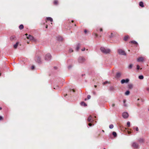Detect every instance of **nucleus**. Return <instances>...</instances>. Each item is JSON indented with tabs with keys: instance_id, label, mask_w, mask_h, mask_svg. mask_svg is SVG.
I'll list each match as a JSON object with an SVG mask.
<instances>
[{
	"instance_id": "obj_15",
	"label": "nucleus",
	"mask_w": 149,
	"mask_h": 149,
	"mask_svg": "<svg viewBox=\"0 0 149 149\" xmlns=\"http://www.w3.org/2000/svg\"><path fill=\"white\" fill-rule=\"evenodd\" d=\"M47 20L48 21H50L51 22L53 21L52 19L50 17H48L47 18Z\"/></svg>"
},
{
	"instance_id": "obj_58",
	"label": "nucleus",
	"mask_w": 149,
	"mask_h": 149,
	"mask_svg": "<svg viewBox=\"0 0 149 149\" xmlns=\"http://www.w3.org/2000/svg\"><path fill=\"white\" fill-rule=\"evenodd\" d=\"M87 100V99H85V100Z\"/></svg>"
},
{
	"instance_id": "obj_39",
	"label": "nucleus",
	"mask_w": 149,
	"mask_h": 149,
	"mask_svg": "<svg viewBox=\"0 0 149 149\" xmlns=\"http://www.w3.org/2000/svg\"><path fill=\"white\" fill-rule=\"evenodd\" d=\"M91 98V96L89 95H88L87 96V98L88 99H89L90 98Z\"/></svg>"
},
{
	"instance_id": "obj_16",
	"label": "nucleus",
	"mask_w": 149,
	"mask_h": 149,
	"mask_svg": "<svg viewBox=\"0 0 149 149\" xmlns=\"http://www.w3.org/2000/svg\"><path fill=\"white\" fill-rule=\"evenodd\" d=\"M80 104L81 106H84V107L86 106L87 105L86 104L83 102H81L80 103Z\"/></svg>"
},
{
	"instance_id": "obj_57",
	"label": "nucleus",
	"mask_w": 149,
	"mask_h": 149,
	"mask_svg": "<svg viewBox=\"0 0 149 149\" xmlns=\"http://www.w3.org/2000/svg\"><path fill=\"white\" fill-rule=\"evenodd\" d=\"M56 67H54V68H55L56 69Z\"/></svg>"
},
{
	"instance_id": "obj_7",
	"label": "nucleus",
	"mask_w": 149,
	"mask_h": 149,
	"mask_svg": "<svg viewBox=\"0 0 149 149\" xmlns=\"http://www.w3.org/2000/svg\"><path fill=\"white\" fill-rule=\"evenodd\" d=\"M36 61L38 63H40L41 62V58L39 56H36L35 58Z\"/></svg>"
},
{
	"instance_id": "obj_61",
	"label": "nucleus",
	"mask_w": 149,
	"mask_h": 149,
	"mask_svg": "<svg viewBox=\"0 0 149 149\" xmlns=\"http://www.w3.org/2000/svg\"><path fill=\"white\" fill-rule=\"evenodd\" d=\"M104 149H106L105 148H104Z\"/></svg>"
},
{
	"instance_id": "obj_28",
	"label": "nucleus",
	"mask_w": 149,
	"mask_h": 149,
	"mask_svg": "<svg viewBox=\"0 0 149 149\" xmlns=\"http://www.w3.org/2000/svg\"><path fill=\"white\" fill-rule=\"evenodd\" d=\"M128 38L129 37L127 36H125L124 39V40L125 41H127L128 39Z\"/></svg>"
},
{
	"instance_id": "obj_54",
	"label": "nucleus",
	"mask_w": 149,
	"mask_h": 149,
	"mask_svg": "<svg viewBox=\"0 0 149 149\" xmlns=\"http://www.w3.org/2000/svg\"><path fill=\"white\" fill-rule=\"evenodd\" d=\"M1 107H0V110H1Z\"/></svg>"
},
{
	"instance_id": "obj_36",
	"label": "nucleus",
	"mask_w": 149,
	"mask_h": 149,
	"mask_svg": "<svg viewBox=\"0 0 149 149\" xmlns=\"http://www.w3.org/2000/svg\"><path fill=\"white\" fill-rule=\"evenodd\" d=\"M73 52V50L72 49H69V52Z\"/></svg>"
},
{
	"instance_id": "obj_1",
	"label": "nucleus",
	"mask_w": 149,
	"mask_h": 149,
	"mask_svg": "<svg viewBox=\"0 0 149 149\" xmlns=\"http://www.w3.org/2000/svg\"><path fill=\"white\" fill-rule=\"evenodd\" d=\"M100 50L102 53L106 54L109 53L111 51L110 49L105 48L103 47H101Z\"/></svg>"
},
{
	"instance_id": "obj_12",
	"label": "nucleus",
	"mask_w": 149,
	"mask_h": 149,
	"mask_svg": "<svg viewBox=\"0 0 149 149\" xmlns=\"http://www.w3.org/2000/svg\"><path fill=\"white\" fill-rule=\"evenodd\" d=\"M121 75V73L120 72H118L116 74L115 77L116 78H118L120 77Z\"/></svg>"
},
{
	"instance_id": "obj_30",
	"label": "nucleus",
	"mask_w": 149,
	"mask_h": 149,
	"mask_svg": "<svg viewBox=\"0 0 149 149\" xmlns=\"http://www.w3.org/2000/svg\"><path fill=\"white\" fill-rule=\"evenodd\" d=\"M133 66V65L132 64H130L128 66V68L129 69H131Z\"/></svg>"
},
{
	"instance_id": "obj_17",
	"label": "nucleus",
	"mask_w": 149,
	"mask_h": 149,
	"mask_svg": "<svg viewBox=\"0 0 149 149\" xmlns=\"http://www.w3.org/2000/svg\"><path fill=\"white\" fill-rule=\"evenodd\" d=\"M19 43L18 42H17L14 45V47L15 49L17 48V46L18 45Z\"/></svg>"
},
{
	"instance_id": "obj_53",
	"label": "nucleus",
	"mask_w": 149,
	"mask_h": 149,
	"mask_svg": "<svg viewBox=\"0 0 149 149\" xmlns=\"http://www.w3.org/2000/svg\"><path fill=\"white\" fill-rule=\"evenodd\" d=\"M102 132H104V130H102Z\"/></svg>"
},
{
	"instance_id": "obj_32",
	"label": "nucleus",
	"mask_w": 149,
	"mask_h": 149,
	"mask_svg": "<svg viewBox=\"0 0 149 149\" xmlns=\"http://www.w3.org/2000/svg\"><path fill=\"white\" fill-rule=\"evenodd\" d=\"M113 125L112 124H111L109 125V127L110 129H112L113 128Z\"/></svg>"
},
{
	"instance_id": "obj_23",
	"label": "nucleus",
	"mask_w": 149,
	"mask_h": 149,
	"mask_svg": "<svg viewBox=\"0 0 149 149\" xmlns=\"http://www.w3.org/2000/svg\"><path fill=\"white\" fill-rule=\"evenodd\" d=\"M23 28H24V26L22 24H21L19 26V28L20 30H21V29H23Z\"/></svg>"
},
{
	"instance_id": "obj_48",
	"label": "nucleus",
	"mask_w": 149,
	"mask_h": 149,
	"mask_svg": "<svg viewBox=\"0 0 149 149\" xmlns=\"http://www.w3.org/2000/svg\"><path fill=\"white\" fill-rule=\"evenodd\" d=\"M71 91H73V92H75V90H74V89H72Z\"/></svg>"
},
{
	"instance_id": "obj_27",
	"label": "nucleus",
	"mask_w": 149,
	"mask_h": 149,
	"mask_svg": "<svg viewBox=\"0 0 149 149\" xmlns=\"http://www.w3.org/2000/svg\"><path fill=\"white\" fill-rule=\"evenodd\" d=\"M113 135L114 136L116 137L117 136V134L115 132H113L112 133Z\"/></svg>"
},
{
	"instance_id": "obj_4",
	"label": "nucleus",
	"mask_w": 149,
	"mask_h": 149,
	"mask_svg": "<svg viewBox=\"0 0 149 149\" xmlns=\"http://www.w3.org/2000/svg\"><path fill=\"white\" fill-rule=\"evenodd\" d=\"M51 56L49 54H46L45 57V59L47 61H48L51 59Z\"/></svg>"
},
{
	"instance_id": "obj_18",
	"label": "nucleus",
	"mask_w": 149,
	"mask_h": 149,
	"mask_svg": "<svg viewBox=\"0 0 149 149\" xmlns=\"http://www.w3.org/2000/svg\"><path fill=\"white\" fill-rule=\"evenodd\" d=\"M130 42L131 43L135 44L136 45H138V43L136 41H131Z\"/></svg>"
},
{
	"instance_id": "obj_31",
	"label": "nucleus",
	"mask_w": 149,
	"mask_h": 149,
	"mask_svg": "<svg viewBox=\"0 0 149 149\" xmlns=\"http://www.w3.org/2000/svg\"><path fill=\"white\" fill-rule=\"evenodd\" d=\"M136 68H137V70H139L140 69H142V68H140V66H139V65H137V66H136Z\"/></svg>"
},
{
	"instance_id": "obj_40",
	"label": "nucleus",
	"mask_w": 149,
	"mask_h": 149,
	"mask_svg": "<svg viewBox=\"0 0 149 149\" xmlns=\"http://www.w3.org/2000/svg\"><path fill=\"white\" fill-rule=\"evenodd\" d=\"M31 69L32 70H33L34 69V66H32L31 67Z\"/></svg>"
},
{
	"instance_id": "obj_6",
	"label": "nucleus",
	"mask_w": 149,
	"mask_h": 149,
	"mask_svg": "<svg viewBox=\"0 0 149 149\" xmlns=\"http://www.w3.org/2000/svg\"><path fill=\"white\" fill-rule=\"evenodd\" d=\"M129 115L127 112H124L123 114V116L124 118H126L128 117Z\"/></svg>"
},
{
	"instance_id": "obj_22",
	"label": "nucleus",
	"mask_w": 149,
	"mask_h": 149,
	"mask_svg": "<svg viewBox=\"0 0 149 149\" xmlns=\"http://www.w3.org/2000/svg\"><path fill=\"white\" fill-rule=\"evenodd\" d=\"M58 1L56 0H55L54 1V5H57L58 4Z\"/></svg>"
},
{
	"instance_id": "obj_62",
	"label": "nucleus",
	"mask_w": 149,
	"mask_h": 149,
	"mask_svg": "<svg viewBox=\"0 0 149 149\" xmlns=\"http://www.w3.org/2000/svg\"><path fill=\"white\" fill-rule=\"evenodd\" d=\"M148 110L149 111V108H148Z\"/></svg>"
},
{
	"instance_id": "obj_47",
	"label": "nucleus",
	"mask_w": 149,
	"mask_h": 149,
	"mask_svg": "<svg viewBox=\"0 0 149 149\" xmlns=\"http://www.w3.org/2000/svg\"><path fill=\"white\" fill-rule=\"evenodd\" d=\"M71 66H69L68 67V68L69 69L70 68H71Z\"/></svg>"
},
{
	"instance_id": "obj_42",
	"label": "nucleus",
	"mask_w": 149,
	"mask_h": 149,
	"mask_svg": "<svg viewBox=\"0 0 149 149\" xmlns=\"http://www.w3.org/2000/svg\"><path fill=\"white\" fill-rule=\"evenodd\" d=\"M93 94L94 95H95L96 94V92H95V91H93Z\"/></svg>"
},
{
	"instance_id": "obj_43",
	"label": "nucleus",
	"mask_w": 149,
	"mask_h": 149,
	"mask_svg": "<svg viewBox=\"0 0 149 149\" xmlns=\"http://www.w3.org/2000/svg\"><path fill=\"white\" fill-rule=\"evenodd\" d=\"M88 125L89 126H91L92 125V124L91 123H89Z\"/></svg>"
},
{
	"instance_id": "obj_38",
	"label": "nucleus",
	"mask_w": 149,
	"mask_h": 149,
	"mask_svg": "<svg viewBox=\"0 0 149 149\" xmlns=\"http://www.w3.org/2000/svg\"><path fill=\"white\" fill-rule=\"evenodd\" d=\"M126 101V100H123V102H124V105L125 106H126V105L125 104V102Z\"/></svg>"
},
{
	"instance_id": "obj_11",
	"label": "nucleus",
	"mask_w": 149,
	"mask_h": 149,
	"mask_svg": "<svg viewBox=\"0 0 149 149\" xmlns=\"http://www.w3.org/2000/svg\"><path fill=\"white\" fill-rule=\"evenodd\" d=\"M144 60V58L143 57H140L139 58L137 59V61L138 62H143Z\"/></svg>"
},
{
	"instance_id": "obj_49",
	"label": "nucleus",
	"mask_w": 149,
	"mask_h": 149,
	"mask_svg": "<svg viewBox=\"0 0 149 149\" xmlns=\"http://www.w3.org/2000/svg\"><path fill=\"white\" fill-rule=\"evenodd\" d=\"M87 32V31L86 30H85L84 31V32H85V33H86Z\"/></svg>"
},
{
	"instance_id": "obj_24",
	"label": "nucleus",
	"mask_w": 149,
	"mask_h": 149,
	"mask_svg": "<svg viewBox=\"0 0 149 149\" xmlns=\"http://www.w3.org/2000/svg\"><path fill=\"white\" fill-rule=\"evenodd\" d=\"M139 141L140 143H143L144 142V140L142 139H139Z\"/></svg>"
},
{
	"instance_id": "obj_55",
	"label": "nucleus",
	"mask_w": 149,
	"mask_h": 149,
	"mask_svg": "<svg viewBox=\"0 0 149 149\" xmlns=\"http://www.w3.org/2000/svg\"><path fill=\"white\" fill-rule=\"evenodd\" d=\"M74 22L73 20H72V22Z\"/></svg>"
},
{
	"instance_id": "obj_25",
	"label": "nucleus",
	"mask_w": 149,
	"mask_h": 149,
	"mask_svg": "<svg viewBox=\"0 0 149 149\" xmlns=\"http://www.w3.org/2000/svg\"><path fill=\"white\" fill-rule=\"evenodd\" d=\"M15 36H11L10 37V39L11 40H12L15 39Z\"/></svg>"
},
{
	"instance_id": "obj_19",
	"label": "nucleus",
	"mask_w": 149,
	"mask_h": 149,
	"mask_svg": "<svg viewBox=\"0 0 149 149\" xmlns=\"http://www.w3.org/2000/svg\"><path fill=\"white\" fill-rule=\"evenodd\" d=\"M132 128L133 129L135 130L137 132H138L139 131V128L137 127H133Z\"/></svg>"
},
{
	"instance_id": "obj_8",
	"label": "nucleus",
	"mask_w": 149,
	"mask_h": 149,
	"mask_svg": "<svg viewBox=\"0 0 149 149\" xmlns=\"http://www.w3.org/2000/svg\"><path fill=\"white\" fill-rule=\"evenodd\" d=\"M87 120L89 122H92L93 121V119L92 118V117L91 115L89 116Z\"/></svg>"
},
{
	"instance_id": "obj_10",
	"label": "nucleus",
	"mask_w": 149,
	"mask_h": 149,
	"mask_svg": "<svg viewBox=\"0 0 149 149\" xmlns=\"http://www.w3.org/2000/svg\"><path fill=\"white\" fill-rule=\"evenodd\" d=\"M28 39H30L31 40H33L34 41H36V40L34 39L33 37L31 35H29L27 37Z\"/></svg>"
},
{
	"instance_id": "obj_60",
	"label": "nucleus",
	"mask_w": 149,
	"mask_h": 149,
	"mask_svg": "<svg viewBox=\"0 0 149 149\" xmlns=\"http://www.w3.org/2000/svg\"><path fill=\"white\" fill-rule=\"evenodd\" d=\"M139 100V99H138V100Z\"/></svg>"
},
{
	"instance_id": "obj_33",
	"label": "nucleus",
	"mask_w": 149,
	"mask_h": 149,
	"mask_svg": "<svg viewBox=\"0 0 149 149\" xmlns=\"http://www.w3.org/2000/svg\"><path fill=\"white\" fill-rule=\"evenodd\" d=\"M127 126L129 127L130 126V122L128 121L127 122Z\"/></svg>"
},
{
	"instance_id": "obj_2",
	"label": "nucleus",
	"mask_w": 149,
	"mask_h": 149,
	"mask_svg": "<svg viewBox=\"0 0 149 149\" xmlns=\"http://www.w3.org/2000/svg\"><path fill=\"white\" fill-rule=\"evenodd\" d=\"M118 52L120 55H126V54L124 50L121 49H118Z\"/></svg>"
},
{
	"instance_id": "obj_52",
	"label": "nucleus",
	"mask_w": 149,
	"mask_h": 149,
	"mask_svg": "<svg viewBox=\"0 0 149 149\" xmlns=\"http://www.w3.org/2000/svg\"><path fill=\"white\" fill-rule=\"evenodd\" d=\"M95 86V88H96V87H97V86L95 85V86Z\"/></svg>"
},
{
	"instance_id": "obj_51",
	"label": "nucleus",
	"mask_w": 149,
	"mask_h": 149,
	"mask_svg": "<svg viewBox=\"0 0 149 149\" xmlns=\"http://www.w3.org/2000/svg\"><path fill=\"white\" fill-rule=\"evenodd\" d=\"M128 133L129 134H130L131 133V132H128Z\"/></svg>"
},
{
	"instance_id": "obj_26",
	"label": "nucleus",
	"mask_w": 149,
	"mask_h": 149,
	"mask_svg": "<svg viewBox=\"0 0 149 149\" xmlns=\"http://www.w3.org/2000/svg\"><path fill=\"white\" fill-rule=\"evenodd\" d=\"M130 91H127L125 92V95H128L130 94Z\"/></svg>"
},
{
	"instance_id": "obj_46",
	"label": "nucleus",
	"mask_w": 149,
	"mask_h": 149,
	"mask_svg": "<svg viewBox=\"0 0 149 149\" xmlns=\"http://www.w3.org/2000/svg\"><path fill=\"white\" fill-rule=\"evenodd\" d=\"M115 105V104H112V107H114Z\"/></svg>"
},
{
	"instance_id": "obj_5",
	"label": "nucleus",
	"mask_w": 149,
	"mask_h": 149,
	"mask_svg": "<svg viewBox=\"0 0 149 149\" xmlns=\"http://www.w3.org/2000/svg\"><path fill=\"white\" fill-rule=\"evenodd\" d=\"M85 59L83 57H80L79 58L78 61L79 63H82L84 61Z\"/></svg>"
},
{
	"instance_id": "obj_14",
	"label": "nucleus",
	"mask_w": 149,
	"mask_h": 149,
	"mask_svg": "<svg viewBox=\"0 0 149 149\" xmlns=\"http://www.w3.org/2000/svg\"><path fill=\"white\" fill-rule=\"evenodd\" d=\"M139 6L142 7H144V5L142 1H141L139 3Z\"/></svg>"
},
{
	"instance_id": "obj_9",
	"label": "nucleus",
	"mask_w": 149,
	"mask_h": 149,
	"mask_svg": "<svg viewBox=\"0 0 149 149\" xmlns=\"http://www.w3.org/2000/svg\"><path fill=\"white\" fill-rule=\"evenodd\" d=\"M129 81V79H123L121 80V82L122 84H123L124 83H127Z\"/></svg>"
},
{
	"instance_id": "obj_20",
	"label": "nucleus",
	"mask_w": 149,
	"mask_h": 149,
	"mask_svg": "<svg viewBox=\"0 0 149 149\" xmlns=\"http://www.w3.org/2000/svg\"><path fill=\"white\" fill-rule=\"evenodd\" d=\"M98 30H99L100 32H101L102 31V29L101 28H98L97 29V31L98 32Z\"/></svg>"
},
{
	"instance_id": "obj_21",
	"label": "nucleus",
	"mask_w": 149,
	"mask_h": 149,
	"mask_svg": "<svg viewBox=\"0 0 149 149\" xmlns=\"http://www.w3.org/2000/svg\"><path fill=\"white\" fill-rule=\"evenodd\" d=\"M57 39L59 40L62 41L63 40L61 36H58L57 37Z\"/></svg>"
},
{
	"instance_id": "obj_41",
	"label": "nucleus",
	"mask_w": 149,
	"mask_h": 149,
	"mask_svg": "<svg viewBox=\"0 0 149 149\" xmlns=\"http://www.w3.org/2000/svg\"><path fill=\"white\" fill-rule=\"evenodd\" d=\"M107 83H108V82L107 81H106V82H104L103 84V85H104V84H107Z\"/></svg>"
},
{
	"instance_id": "obj_35",
	"label": "nucleus",
	"mask_w": 149,
	"mask_h": 149,
	"mask_svg": "<svg viewBox=\"0 0 149 149\" xmlns=\"http://www.w3.org/2000/svg\"><path fill=\"white\" fill-rule=\"evenodd\" d=\"M113 33H111V35L110 36V38H111L113 36Z\"/></svg>"
},
{
	"instance_id": "obj_50",
	"label": "nucleus",
	"mask_w": 149,
	"mask_h": 149,
	"mask_svg": "<svg viewBox=\"0 0 149 149\" xmlns=\"http://www.w3.org/2000/svg\"><path fill=\"white\" fill-rule=\"evenodd\" d=\"M48 27V26L47 25H46V28H47Z\"/></svg>"
},
{
	"instance_id": "obj_34",
	"label": "nucleus",
	"mask_w": 149,
	"mask_h": 149,
	"mask_svg": "<svg viewBox=\"0 0 149 149\" xmlns=\"http://www.w3.org/2000/svg\"><path fill=\"white\" fill-rule=\"evenodd\" d=\"M93 34L95 36V38H97V37L98 35L97 33H93Z\"/></svg>"
},
{
	"instance_id": "obj_56",
	"label": "nucleus",
	"mask_w": 149,
	"mask_h": 149,
	"mask_svg": "<svg viewBox=\"0 0 149 149\" xmlns=\"http://www.w3.org/2000/svg\"><path fill=\"white\" fill-rule=\"evenodd\" d=\"M27 36V34H25Z\"/></svg>"
},
{
	"instance_id": "obj_63",
	"label": "nucleus",
	"mask_w": 149,
	"mask_h": 149,
	"mask_svg": "<svg viewBox=\"0 0 149 149\" xmlns=\"http://www.w3.org/2000/svg\"><path fill=\"white\" fill-rule=\"evenodd\" d=\"M95 118H96V117L95 116Z\"/></svg>"
},
{
	"instance_id": "obj_44",
	"label": "nucleus",
	"mask_w": 149,
	"mask_h": 149,
	"mask_svg": "<svg viewBox=\"0 0 149 149\" xmlns=\"http://www.w3.org/2000/svg\"><path fill=\"white\" fill-rule=\"evenodd\" d=\"M85 48H83L82 49H81V50L83 51H85Z\"/></svg>"
},
{
	"instance_id": "obj_37",
	"label": "nucleus",
	"mask_w": 149,
	"mask_h": 149,
	"mask_svg": "<svg viewBox=\"0 0 149 149\" xmlns=\"http://www.w3.org/2000/svg\"><path fill=\"white\" fill-rule=\"evenodd\" d=\"M129 87V88H131L132 87V85L131 84H129L128 85Z\"/></svg>"
},
{
	"instance_id": "obj_45",
	"label": "nucleus",
	"mask_w": 149,
	"mask_h": 149,
	"mask_svg": "<svg viewBox=\"0 0 149 149\" xmlns=\"http://www.w3.org/2000/svg\"><path fill=\"white\" fill-rule=\"evenodd\" d=\"M3 118L1 116H0V120H1L3 119Z\"/></svg>"
},
{
	"instance_id": "obj_59",
	"label": "nucleus",
	"mask_w": 149,
	"mask_h": 149,
	"mask_svg": "<svg viewBox=\"0 0 149 149\" xmlns=\"http://www.w3.org/2000/svg\"><path fill=\"white\" fill-rule=\"evenodd\" d=\"M1 74L0 73V76H1Z\"/></svg>"
},
{
	"instance_id": "obj_3",
	"label": "nucleus",
	"mask_w": 149,
	"mask_h": 149,
	"mask_svg": "<svg viewBox=\"0 0 149 149\" xmlns=\"http://www.w3.org/2000/svg\"><path fill=\"white\" fill-rule=\"evenodd\" d=\"M132 146L134 149H138L139 148V144L136 142H133L132 143Z\"/></svg>"
},
{
	"instance_id": "obj_29",
	"label": "nucleus",
	"mask_w": 149,
	"mask_h": 149,
	"mask_svg": "<svg viewBox=\"0 0 149 149\" xmlns=\"http://www.w3.org/2000/svg\"><path fill=\"white\" fill-rule=\"evenodd\" d=\"M139 78L140 79H143V75H141L139 76Z\"/></svg>"
},
{
	"instance_id": "obj_13",
	"label": "nucleus",
	"mask_w": 149,
	"mask_h": 149,
	"mask_svg": "<svg viewBox=\"0 0 149 149\" xmlns=\"http://www.w3.org/2000/svg\"><path fill=\"white\" fill-rule=\"evenodd\" d=\"M81 45L80 44H78L77 45L76 47V51H78L79 49V48L80 47Z\"/></svg>"
}]
</instances>
